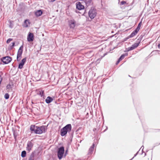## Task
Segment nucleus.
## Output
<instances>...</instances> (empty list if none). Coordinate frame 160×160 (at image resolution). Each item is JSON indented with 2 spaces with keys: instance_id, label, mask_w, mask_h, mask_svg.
<instances>
[{
  "instance_id": "f257e3e1",
  "label": "nucleus",
  "mask_w": 160,
  "mask_h": 160,
  "mask_svg": "<svg viewBox=\"0 0 160 160\" xmlns=\"http://www.w3.org/2000/svg\"><path fill=\"white\" fill-rule=\"evenodd\" d=\"M72 126L71 124H68L62 128L60 130V134L62 136L66 135L68 132L71 131Z\"/></svg>"
},
{
  "instance_id": "f03ea898",
  "label": "nucleus",
  "mask_w": 160,
  "mask_h": 160,
  "mask_svg": "<svg viewBox=\"0 0 160 160\" xmlns=\"http://www.w3.org/2000/svg\"><path fill=\"white\" fill-rule=\"evenodd\" d=\"M47 128L45 126H42L40 127L36 126L35 133L37 134H41L45 133L47 130Z\"/></svg>"
},
{
  "instance_id": "7ed1b4c3",
  "label": "nucleus",
  "mask_w": 160,
  "mask_h": 160,
  "mask_svg": "<svg viewBox=\"0 0 160 160\" xmlns=\"http://www.w3.org/2000/svg\"><path fill=\"white\" fill-rule=\"evenodd\" d=\"M97 14L96 10L93 8H91L88 13L89 17L91 19H93Z\"/></svg>"
},
{
  "instance_id": "20e7f679",
  "label": "nucleus",
  "mask_w": 160,
  "mask_h": 160,
  "mask_svg": "<svg viewBox=\"0 0 160 160\" xmlns=\"http://www.w3.org/2000/svg\"><path fill=\"white\" fill-rule=\"evenodd\" d=\"M64 152V148L63 147H61L58 148L57 151V154L58 158L60 160L62 158Z\"/></svg>"
},
{
  "instance_id": "39448f33",
  "label": "nucleus",
  "mask_w": 160,
  "mask_h": 160,
  "mask_svg": "<svg viewBox=\"0 0 160 160\" xmlns=\"http://www.w3.org/2000/svg\"><path fill=\"white\" fill-rule=\"evenodd\" d=\"M23 46H21L18 50L17 55V60L18 61H19L22 58V55L23 52Z\"/></svg>"
},
{
  "instance_id": "423d86ee",
  "label": "nucleus",
  "mask_w": 160,
  "mask_h": 160,
  "mask_svg": "<svg viewBox=\"0 0 160 160\" xmlns=\"http://www.w3.org/2000/svg\"><path fill=\"white\" fill-rule=\"evenodd\" d=\"M1 61L4 64H7L12 61V58L9 56L3 57L1 58Z\"/></svg>"
},
{
  "instance_id": "0eeeda50",
  "label": "nucleus",
  "mask_w": 160,
  "mask_h": 160,
  "mask_svg": "<svg viewBox=\"0 0 160 160\" xmlns=\"http://www.w3.org/2000/svg\"><path fill=\"white\" fill-rule=\"evenodd\" d=\"M140 43V41H138V42H137L132 44L131 47H128V48H127L126 49V51L127 52H128L137 48L138 46Z\"/></svg>"
},
{
  "instance_id": "6e6552de",
  "label": "nucleus",
  "mask_w": 160,
  "mask_h": 160,
  "mask_svg": "<svg viewBox=\"0 0 160 160\" xmlns=\"http://www.w3.org/2000/svg\"><path fill=\"white\" fill-rule=\"evenodd\" d=\"M34 39V35L33 33L29 32L27 37V41L29 42H32Z\"/></svg>"
},
{
  "instance_id": "1a4fd4ad",
  "label": "nucleus",
  "mask_w": 160,
  "mask_h": 160,
  "mask_svg": "<svg viewBox=\"0 0 160 160\" xmlns=\"http://www.w3.org/2000/svg\"><path fill=\"white\" fill-rule=\"evenodd\" d=\"M68 23L70 28H74L76 26V22L74 19L69 20Z\"/></svg>"
},
{
  "instance_id": "9d476101",
  "label": "nucleus",
  "mask_w": 160,
  "mask_h": 160,
  "mask_svg": "<svg viewBox=\"0 0 160 160\" xmlns=\"http://www.w3.org/2000/svg\"><path fill=\"white\" fill-rule=\"evenodd\" d=\"M27 60L26 57H25L22 59L21 62L19 64L18 68L20 69H22L23 68V66L26 62Z\"/></svg>"
},
{
  "instance_id": "9b49d317",
  "label": "nucleus",
  "mask_w": 160,
  "mask_h": 160,
  "mask_svg": "<svg viewBox=\"0 0 160 160\" xmlns=\"http://www.w3.org/2000/svg\"><path fill=\"white\" fill-rule=\"evenodd\" d=\"M33 146V144L32 142L30 141L28 142L27 144V150L29 152L31 150Z\"/></svg>"
},
{
  "instance_id": "f8f14e48",
  "label": "nucleus",
  "mask_w": 160,
  "mask_h": 160,
  "mask_svg": "<svg viewBox=\"0 0 160 160\" xmlns=\"http://www.w3.org/2000/svg\"><path fill=\"white\" fill-rule=\"evenodd\" d=\"M76 8L79 10L83 9L84 8V6L82 5L80 2H78L76 3Z\"/></svg>"
},
{
  "instance_id": "ddd939ff",
  "label": "nucleus",
  "mask_w": 160,
  "mask_h": 160,
  "mask_svg": "<svg viewBox=\"0 0 160 160\" xmlns=\"http://www.w3.org/2000/svg\"><path fill=\"white\" fill-rule=\"evenodd\" d=\"M95 144L94 143H93L92 145L91 146V147L89 149L88 154H92V152L94 149V147H95Z\"/></svg>"
},
{
  "instance_id": "4468645a",
  "label": "nucleus",
  "mask_w": 160,
  "mask_h": 160,
  "mask_svg": "<svg viewBox=\"0 0 160 160\" xmlns=\"http://www.w3.org/2000/svg\"><path fill=\"white\" fill-rule=\"evenodd\" d=\"M13 85L12 83L11 84L9 83L6 86V88L8 92H9L12 91V88L13 87Z\"/></svg>"
},
{
  "instance_id": "2eb2a0df",
  "label": "nucleus",
  "mask_w": 160,
  "mask_h": 160,
  "mask_svg": "<svg viewBox=\"0 0 160 160\" xmlns=\"http://www.w3.org/2000/svg\"><path fill=\"white\" fill-rule=\"evenodd\" d=\"M53 100V99L50 96H48L47 97L45 100V101L46 103L49 104Z\"/></svg>"
},
{
  "instance_id": "dca6fc26",
  "label": "nucleus",
  "mask_w": 160,
  "mask_h": 160,
  "mask_svg": "<svg viewBox=\"0 0 160 160\" xmlns=\"http://www.w3.org/2000/svg\"><path fill=\"white\" fill-rule=\"evenodd\" d=\"M30 23L28 20H26L24 21L23 25L24 27L27 28L28 27L29 25L30 24Z\"/></svg>"
},
{
  "instance_id": "f3484780",
  "label": "nucleus",
  "mask_w": 160,
  "mask_h": 160,
  "mask_svg": "<svg viewBox=\"0 0 160 160\" xmlns=\"http://www.w3.org/2000/svg\"><path fill=\"white\" fill-rule=\"evenodd\" d=\"M42 11L40 10H38L35 12V15L37 17H39L42 14Z\"/></svg>"
},
{
  "instance_id": "a211bd4d",
  "label": "nucleus",
  "mask_w": 160,
  "mask_h": 160,
  "mask_svg": "<svg viewBox=\"0 0 160 160\" xmlns=\"http://www.w3.org/2000/svg\"><path fill=\"white\" fill-rule=\"evenodd\" d=\"M36 126L34 125H31L30 129L32 133L34 132L35 133Z\"/></svg>"
},
{
  "instance_id": "6ab92c4d",
  "label": "nucleus",
  "mask_w": 160,
  "mask_h": 160,
  "mask_svg": "<svg viewBox=\"0 0 160 160\" xmlns=\"http://www.w3.org/2000/svg\"><path fill=\"white\" fill-rule=\"evenodd\" d=\"M35 152H32L28 160H34Z\"/></svg>"
},
{
  "instance_id": "aec40b11",
  "label": "nucleus",
  "mask_w": 160,
  "mask_h": 160,
  "mask_svg": "<svg viewBox=\"0 0 160 160\" xmlns=\"http://www.w3.org/2000/svg\"><path fill=\"white\" fill-rule=\"evenodd\" d=\"M124 58V55H122L119 58L118 61L116 62V64H118L119 62Z\"/></svg>"
},
{
  "instance_id": "412c9836",
  "label": "nucleus",
  "mask_w": 160,
  "mask_h": 160,
  "mask_svg": "<svg viewBox=\"0 0 160 160\" xmlns=\"http://www.w3.org/2000/svg\"><path fill=\"white\" fill-rule=\"evenodd\" d=\"M38 94L40 95L41 97H44V91L42 90L39 91L38 92Z\"/></svg>"
},
{
  "instance_id": "4be33fe9",
  "label": "nucleus",
  "mask_w": 160,
  "mask_h": 160,
  "mask_svg": "<svg viewBox=\"0 0 160 160\" xmlns=\"http://www.w3.org/2000/svg\"><path fill=\"white\" fill-rule=\"evenodd\" d=\"M92 0H85V3L88 6L90 5L91 3Z\"/></svg>"
},
{
  "instance_id": "5701e85b",
  "label": "nucleus",
  "mask_w": 160,
  "mask_h": 160,
  "mask_svg": "<svg viewBox=\"0 0 160 160\" xmlns=\"http://www.w3.org/2000/svg\"><path fill=\"white\" fill-rule=\"evenodd\" d=\"M26 155V152L25 151H23L22 152L21 156L22 157H25Z\"/></svg>"
},
{
  "instance_id": "b1692460",
  "label": "nucleus",
  "mask_w": 160,
  "mask_h": 160,
  "mask_svg": "<svg viewBox=\"0 0 160 160\" xmlns=\"http://www.w3.org/2000/svg\"><path fill=\"white\" fill-rule=\"evenodd\" d=\"M137 33H135L134 31L131 33V34L129 36V38H131L135 36Z\"/></svg>"
},
{
  "instance_id": "393cba45",
  "label": "nucleus",
  "mask_w": 160,
  "mask_h": 160,
  "mask_svg": "<svg viewBox=\"0 0 160 160\" xmlns=\"http://www.w3.org/2000/svg\"><path fill=\"white\" fill-rule=\"evenodd\" d=\"M15 45V42H13L11 44L9 45V48L10 49H12L13 48V47Z\"/></svg>"
},
{
  "instance_id": "a878e982",
  "label": "nucleus",
  "mask_w": 160,
  "mask_h": 160,
  "mask_svg": "<svg viewBox=\"0 0 160 160\" xmlns=\"http://www.w3.org/2000/svg\"><path fill=\"white\" fill-rule=\"evenodd\" d=\"M13 134L14 139H16L17 137L18 136V133L17 132L14 131L13 132Z\"/></svg>"
},
{
  "instance_id": "bb28decb",
  "label": "nucleus",
  "mask_w": 160,
  "mask_h": 160,
  "mask_svg": "<svg viewBox=\"0 0 160 160\" xmlns=\"http://www.w3.org/2000/svg\"><path fill=\"white\" fill-rule=\"evenodd\" d=\"M9 95L8 93H7L5 94L4 95V98L6 99H8L9 98Z\"/></svg>"
},
{
  "instance_id": "cd10ccee",
  "label": "nucleus",
  "mask_w": 160,
  "mask_h": 160,
  "mask_svg": "<svg viewBox=\"0 0 160 160\" xmlns=\"http://www.w3.org/2000/svg\"><path fill=\"white\" fill-rule=\"evenodd\" d=\"M139 29H140L137 27L135 30L134 31L137 34L138 32L139 31Z\"/></svg>"
},
{
  "instance_id": "c85d7f7f",
  "label": "nucleus",
  "mask_w": 160,
  "mask_h": 160,
  "mask_svg": "<svg viewBox=\"0 0 160 160\" xmlns=\"http://www.w3.org/2000/svg\"><path fill=\"white\" fill-rule=\"evenodd\" d=\"M142 22H140L138 24V27H137L138 28H139V29H140V28L141 27V26L142 25Z\"/></svg>"
},
{
  "instance_id": "c756f323",
  "label": "nucleus",
  "mask_w": 160,
  "mask_h": 160,
  "mask_svg": "<svg viewBox=\"0 0 160 160\" xmlns=\"http://www.w3.org/2000/svg\"><path fill=\"white\" fill-rule=\"evenodd\" d=\"M126 1H122V2H121V3H120V5H123L125 4H126Z\"/></svg>"
},
{
  "instance_id": "7c9ffc66",
  "label": "nucleus",
  "mask_w": 160,
  "mask_h": 160,
  "mask_svg": "<svg viewBox=\"0 0 160 160\" xmlns=\"http://www.w3.org/2000/svg\"><path fill=\"white\" fill-rule=\"evenodd\" d=\"M12 40V39L10 38L8 39L7 41V43H9L10 42V41H11Z\"/></svg>"
},
{
  "instance_id": "2f4dec72",
  "label": "nucleus",
  "mask_w": 160,
  "mask_h": 160,
  "mask_svg": "<svg viewBox=\"0 0 160 160\" xmlns=\"http://www.w3.org/2000/svg\"><path fill=\"white\" fill-rule=\"evenodd\" d=\"M129 38V36L127 37L124 39V41H126L129 38Z\"/></svg>"
},
{
  "instance_id": "473e14b6",
  "label": "nucleus",
  "mask_w": 160,
  "mask_h": 160,
  "mask_svg": "<svg viewBox=\"0 0 160 160\" xmlns=\"http://www.w3.org/2000/svg\"><path fill=\"white\" fill-rule=\"evenodd\" d=\"M122 55H124V57L125 56H127L128 55V54L127 53H125V54H123Z\"/></svg>"
},
{
  "instance_id": "72a5a7b5",
  "label": "nucleus",
  "mask_w": 160,
  "mask_h": 160,
  "mask_svg": "<svg viewBox=\"0 0 160 160\" xmlns=\"http://www.w3.org/2000/svg\"><path fill=\"white\" fill-rule=\"evenodd\" d=\"M55 0H49V1L51 2H53Z\"/></svg>"
},
{
  "instance_id": "f704fd0d",
  "label": "nucleus",
  "mask_w": 160,
  "mask_h": 160,
  "mask_svg": "<svg viewBox=\"0 0 160 160\" xmlns=\"http://www.w3.org/2000/svg\"><path fill=\"white\" fill-rule=\"evenodd\" d=\"M158 48H160V44H159L158 45Z\"/></svg>"
},
{
  "instance_id": "c9c22d12",
  "label": "nucleus",
  "mask_w": 160,
  "mask_h": 160,
  "mask_svg": "<svg viewBox=\"0 0 160 160\" xmlns=\"http://www.w3.org/2000/svg\"><path fill=\"white\" fill-rule=\"evenodd\" d=\"M142 147H143V148H142V151H143V148H144V146H142L141 147V148H142Z\"/></svg>"
},
{
  "instance_id": "e433bc0d",
  "label": "nucleus",
  "mask_w": 160,
  "mask_h": 160,
  "mask_svg": "<svg viewBox=\"0 0 160 160\" xmlns=\"http://www.w3.org/2000/svg\"><path fill=\"white\" fill-rule=\"evenodd\" d=\"M67 152H68V150H66V151H65V155L66 154H67Z\"/></svg>"
}]
</instances>
